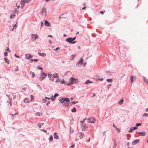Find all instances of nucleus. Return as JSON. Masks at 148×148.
I'll list each match as a JSON object with an SVG mask.
<instances>
[{"instance_id": "9b49d317", "label": "nucleus", "mask_w": 148, "mask_h": 148, "mask_svg": "<svg viewBox=\"0 0 148 148\" xmlns=\"http://www.w3.org/2000/svg\"><path fill=\"white\" fill-rule=\"evenodd\" d=\"M25 3L23 0H22L20 2V4L21 5V8L22 9L25 5Z\"/></svg>"}, {"instance_id": "72a5a7b5", "label": "nucleus", "mask_w": 148, "mask_h": 148, "mask_svg": "<svg viewBox=\"0 0 148 148\" xmlns=\"http://www.w3.org/2000/svg\"><path fill=\"white\" fill-rule=\"evenodd\" d=\"M133 131L132 127H131L130 128L129 130L128 131V132H131Z\"/></svg>"}, {"instance_id": "4c0bfd02", "label": "nucleus", "mask_w": 148, "mask_h": 148, "mask_svg": "<svg viewBox=\"0 0 148 148\" xmlns=\"http://www.w3.org/2000/svg\"><path fill=\"white\" fill-rule=\"evenodd\" d=\"M115 129L116 130V131H118L119 132H120V130H119V128H117L116 127L115 128Z\"/></svg>"}, {"instance_id": "393cba45", "label": "nucleus", "mask_w": 148, "mask_h": 148, "mask_svg": "<svg viewBox=\"0 0 148 148\" xmlns=\"http://www.w3.org/2000/svg\"><path fill=\"white\" fill-rule=\"evenodd\" d=\"M30 74L32 75V78H34L35 77V73L32 72H30Z\"/></svg>"}, {"instance_id": "1a4fd4ad", "label": "nucleus", "mask_w": 148, "mask_h": 148, "mask_svg": "<svg viewBox=\"0 0 148 148\" xmlns=\"http://www.w3.org/2000/svg\"><path fill=\"white\" fill-rule=\"evenodd\" d=\"M83 60L82 59L81 60L78 62L77 63V65L78 67H80L81 66L83 63Z\"/></svg>"}, {"instance_id": "f704fd0d", "label": "nucleus", "mask_w": 148, "mask_h": 148, "mask_svg": "<svg viewBox=\"0 0 148 148\" xmlns=\"http://www.w3.org/2000/svg\"><path fill=\"white\" fill-rule=\"evenodd\" d=\"M15 17V15H14V14H12V15H11L10 16V18H14V17Z\"/></svg>"}, {"instance_id": "052dcab7", "label": "nucleus", "mask_w": 148, "mask_h": 148, "mask_svg": "<svg viewBox=\"0 0 148 148\" xmlns=\"http://www.w3.org/2000/svg\"><path fill=\"white\" fill-rule=\"evenodd\" d=\"M49 42L50 44H51L52 43V42L50 40H49Z\"/></svg>"}, {"instance_id": "473e14b6", "label": "nucleus", "mask_w": 148, "mask_h": 148, "mask_svg": "<svg viewBox=\"0 0 148 148\" xmlns=\"http://www.w3.org/2000/svg\"><path fill=\"white\" fill-rule=\"evenodd\" d=\"M107 82H112V79H107Z\"/></svg>"}, {"instance_id": "6e6552de", "label": "nucleus", "mask_w": 148, "mask_h": 148, "mask_svg": "<svg viewBox=\"0 0 148 148\" xmlns=\"http://www.w3.org/2000/svg\"><path fill=\"white\" fill-rule=\"evenodd\" d=\"M59 95L58 93L55 94L53 97H51V100L53 101H54L56 99V98Z\"/></svg>"}, {"instance_id": "a211bd4d", "label": "nucleus", "mask_w": 148, "mask_h": 148, "mask_svg": "<svg viewBox=\"0 0 148 148\" xmlns=\"http://www.w3.org/2000/svg\"><path fill=\"white\" fill-rule=\"evenodd\" d=\"M123 98H122V99H121L120 101H118V104L119 105H121L122 104L123 102Z\"/></svg>"}, {"instance_id": "a19ab883", "label": "nucleus", "mask_w": 148, "mask_h": 148, "mask_svg": "<svg viewBox=\"0 0 148 148\" xmlns=\"http://www.w3.org/2000/svg\"><path fill=\"white\" fill-rule=\"evenodd\" d=\"M132 127L133 130H136L138 129V127Z\"/></svg>"}, {"instance_id": "5fc2aeb1", "label": "nucleus", "mask_w": 148, "mask_h": 148, "mask_svg": "<svg viewBox=\"0 0 148 148\" xmlns=\"http://www.w3.org/2000/svg\"><path fill=\"white\" fill-rule=\"evenodd\" d=\"M38 59H34V61L35 62H36L38 61Z\"/></svg>"}, {"instance_id": "f3484780", "label": "nucleus", "mask_w": 148, "mask_h": 148, "mask_svg": "<svg viewBox=\"0 0 148 148\" xmlns=\"http://www.w3.org/2000/svg\"><path fill=\"white\" fill-rule=\"evenodd\" d=\"M54 137L55 138L58 139L59 138L56 132H55L54 134Z\"/></svg>"}, {"instance_id": "0e129e2a", "label": "nucleus", "mask_w": 148, "mask_h": 148, "mask_svg": "<svg viewBox=\"0 0 148 148\" xmlns=\"http://www.w3.org/2000/svg\"><path fill=\"white\" fill-rule=\"evenodd\" d=\"M113 126L115 128L116 127L114 125V124L113 123Z\"/></svg>"}, {"instance_id": "ea45409f", "label": "nucleus", "mask_w": 148, "mask_h": 148, "mask_svg": "<svg viewBox=\"0 0 148 148\" xmlns=\"http://www.w3.org/2000/svg\"><path fill=\"white\" fill-rule=\"evenodd\" d=\"M143 116H145L148 117V114L147 113H144L143 114Z\"/></svg>"}, {"instance_id": "69168bd1", "label": "nucleus", "mask_w": 148, "mask_h": 148, "mask_svg": "<svg viewBox=\"0 0 148 148\" xmlns=\"http://www.w3.org/2000/svg\"><path fill=\"white\" fill-rule=\"evenodd\" d=\"M78 48L79 49H81V48H80V46H78Z\"/></svg>"}, {"instance_id": "338daca9", "label": "nucleus", "mask_w": 148, "mask_h": 148, "mask_svg": "<svg viewBox=\"0 0 148 148\" xmlns=\"http://www.w3.org/2000/svg\"><path fill=\"white\" fill-rule=\"evenodd\" d=\"M95 96V93H93V95L92 96V97H94V96Z\"/></svg>"}, {"instance_id": "3c124183", "label": "nucleus", "mask_w": 148, "mask_h": 148, "mask_svg": "<svg viewBox=\"0 0 148 148\" xmlns=\"http://www.w3.org/2000/svg\"><path fill=\"white\" fill-rule=\"evenodd\" d=\"M7 51H9V52H10L11 51L9 50V48L8 47L7 48Z\"/></svg>"}, {"instance_id": "e433bc0d", "label": "nucleus", "mask_w": 148, "mask_h": 148, "mask_svg": "<svg viewBox=\"0 0 148 148\" xmlns=\"http://www.w3.org/2000/svg\"><path fill=\"white\" fill-rule=\"evenodd\" d=\"M25 3H28L31 0H23Z\"/></svg>"}, {"instance_id": "39448f33", "label": "nucleus", "mask_w": 148, "mask_h": 148, "mask_svg": "<svg viewBox=\"0 0 148 148\" xmlns=\"http://www.w3.org/2000/svg\"><path fill=\"white\" fill-rule=\"evenodd\" d=\"M76 39V37L72 38H68L66 39V41L69 42L70 43L74 44L76 42V41H73Z\"/></svg>"}, {"instance_id": "49530a36", "label": "nucleus", "mask_w": 148, "mask_h": 148, "mask_svg": "<svg viewBox=\"0 0 148 148\" xmlns=\"http://www.w3.org/2000/svg\"><path fill=\"white\" fill-rule=\"evenodd\" d=\"M38 68L39 69H40V70H42V67H39V66H38Z\"/></svg>"}, {"instance_id": "6e6d98bb", "label": "nucleus", "mask_w": 148, "mask_h": 148, "mask_svg": "<svg viewBox=\"0 0 148 148\" xmlns=\"http://www.w3.org/2000/svg\"><path fill=\"white\" fill-rule=\"evenodd\" d=\"M14 56L16 57V58H19V57L17 56L16 54H15V55H14Z\"/></svg>"}, {"instance_id": "f8f14e48", "label": "nucleus", "mask_w": 148, "mask_h": 148, "mask_svg": "<svg viewBox=\"0 0 148 148\" xmlns=\"http://www.w3.org/2000/svg\"><path fill=\"white\" fill-rule=\"evenodd\" d=\"M130 77L131 82L133 83L136 80V77L134 76H131Z\"/></svg>"}, {"instance_id": "5701e85b", "label": "nucleus", "mask_w": 148, "mask_h": 148, "mask_svg": "<svg viewBox=\"0 0 148 148\" xmlns=\"http://www.w3.org/2000/svg\"><path fill=\"white\" fill-rule=\"evenodd\" d=\"M4 60L5 61V62L6 63L8 64H9V61L8 59L6 58H4Z\"/></svg>"}, {"instance_id": "4468645a", "label": "nucleus", "mask_w": 148, "mask_h": 148, "mask_svg": "<svg viewBox=\"0 0 148 148\" xmlns=\"http://www.w3.org/2000/svg\"><path fill=\"white\" fill-rule=\"evenodd\" d=\"M25 57L26 58L28 59L32 57V56L28 54H26L25 55Z\"/></svg>"}, {"instance_id": "c85d7f7f", "label": "nucleus", "mask_w": 148, "mask_h": 148, "mask_svg": "<svg viewBox=\"0 0 148 148\" xmlns=\"http://www.w3.org/2000/svg\"><path fill=\"white\" fill-rule=\"evenodd\" d=\"M49 140H50V141H51L53 140V136L52 135H51L50 136V138H49Z\"/></svg>"}, {"instance_id": "412c9836", "label": "nucleus", "mask_w": 148, "mask_h": 148, "mask_svg": "<svg viewBox=\"0 0 148 148\" xmlns=\"http://www.w3.org/2000/svg\"><path fill=\"white\" fill-rule=\"evenodd\" d=\"M29 101V99L27 98H26L24 100V102L25 103H28Z\"/></svg>"}, {"instance_id": "2f4dec72", "label": "nucleus", "mask_w": 148, "mask_h": 148, "mask_svg": "<svg viewBox=\"0 0 148 148\" xmlns=\"http://www.w3.org/2000/svg\"><path fill=\"white\" fill-rule=\"evenodd\" d=\"M48 76L49 78V79L51 80V78L52 77V75L51 74H49L48 75Z\"/></svg>"}, {"instance_id": "20e7f679", "label": "nucleus", "mask_w": 148, "mask_h": 148, "mask_svg": "<svg viewBox=\"0 0 148 148\" xmlns=\"http://www.w3.org/2000/svg\"><path fill=\"white\" fill-rule=\"evenodd\" d=\"M46 74L44 72L42 71H41V73L39 78L40 80L42 81L44 79L47 77Z\"/></svg>"}, {"instance_id": "c756f323", "label": "nucleus", "mask_w": 148, "mask_h": 148, "mask_svg": "<svg viewBox=\"0 0 148 148\" xmlns=\"http://www.w3.org/2000/svg\"><path fill=\"white\" fill-rule=\"evenodd\" d=\"M30 97L31 98V101H33L34 100V99L33 96L32 95H31Z\"/></svg>"}, {"instance_id": "dca6fc26", "label": "nucleus", "mask_w": 148, "mask_h": 148, "mask_svg": "<svg viewBox=\"0 0 148 148\" xmlns=\"http://www.w3.org/2000/svg\"><path fill=\"white\" fill-rule=\"evenodd\" d=\"M50 24L47 21H45V25L47 26H50Z\"/></svg>"}, {"instance_id": "f257e3e1", "label": "nucleus", "mask_w": 148, "mask_h": 148, "mask_svg": "<svg viewBox=\"0 0 148 148\" xmlns=\"http://www.w3.org/2000/svg\"><path fill=\"white\" fill-rule=\"evenodd\" d=\"M60 102L62 103L64 107H67L69 104V99L68 98H63L59 99Z\"/></svg>"}, {"instance_id": "37998d69", "label": "nucleus", "mask_w": 148, "mask_h": 148, "mask_svg": "<svg viewBox=\"0 0 148 148\" xmlns=\"http://www.w3.org/2000/svg\"><path fill=\"white\" fill-rule=\"evenodd\" d=\"M18 71V67L17 66L16 68L15 69V71Z\"/></svg>"}, {"instance_id": "774afa93", "label": "nucleus", "mask_w": 148, "mask_h": 148, "mask_svg": "<svg viewBox=\"0 0 148 148\" xmlns=\"http://www.w3.org/2000/svg\"><path fill=\"white\" fill-rule=\"evenodd\" d=\"M100 13L102 14H103V11H101L100 12Z\"/></svg>"}, {"instance_id": "4d7b16f0", "label": "nucleus", "mask_w": 148, "mask_h": 148, "mask_svg": "<svg viewBox=\"0 0 148 148\" xmlns=\"http://www.w3.org/2000/svg\"><path fill=\"white\" fill-rule=\"evenodd\" d=\"M45 98L46 99H49L51 98H49V97H45Z\"/></svg>"}, {"instance_id": "864d4df0", "label": "nucleus", "mask_w": 148, "mask_h": 148, "mask_svg": "<svg viewBox=\"0 0 148 148\" xmlns=\"http://www.w3.org/2000/svg\"><path fill=\"white\" fill-rule=\"evenodd\" d=\"M16 26V24H15L13 27L12 30V31H13V29H14V28Z\"/></svg>"}, {"instance_id": "cd10ccee", "label": "nucleus", "mask_w": 148, "mask_h": 148, "mask_svg": "<svg viewBox=\"0 0 148 148\" xmlns=\"http://www.w3.org/2000/svg\"><path fill=\"white\" fill-rule=\"evenodd\" d=\"M144 81L146 83H148V80L147 79H146L145 77H143Z\"/></svg>"}, {"instance_id": "13d9d810", "label": "nucleus", "mask_w": 148, "mask_h": 148, "mask_svg": "<svg viewBox=\"0 0 148 148\" xmlns=\"http://www.w3.org/2000/svg\"><path fill=\"white\" fill-rule=\"evenodd\" d=\"M59 49V47H57V48H56V49H55V51H57V50L58 49Z\"/></svg>"}, {"instance_id": "2eb2a0df", "label": "nucleus", "mask_w": 148, "mask_h": 148, "mask_svg": "<svg viewBox=\"0 0 148 148\" xmlns=\"http://www.w3.org/2000/svg\"><path fill=\"white\" fill-rule=\"evenodd\" d=\"M139 135L141 136H144L145 135L146 133L145 132H138Z\"/></svg>"}, {"instance_id": "ddd939ff", "label": "nucleus", "mask_w": 148, "mask_h": 148, "mask_svg": "<svg viewBox=\"0 0 148 148\" xmlns=\"http://www.w3.org/2000/svg\"><path fill=\"white\" fill-rule=\"evenodd\" d=\"M79 137L80 139L83 138L84 137V134L82 132L79 133Z\"/></svg>"}, {"instance_id": "0eeeda50", "label": "nucleus", "mask_w": 148, "mask_h": 148, "mask_svg": "<svg viewBox=\"0 0 148 148\" xmlns=\"http://www.w3.org/2000/svg\"><path fill=\"white\" fill-rule=\"evenodd\" d=\"M41 14L43 16H45L47 14L46 8H42L41 10Z\"/></svg>"}, {"instance_id": "c03bdc74", "label": "nucleus", "mask_w": 148, "mask_h": 148, "mask_svg": "<svg viewBox=\"0 0 148 148\" xmlns=\"http://www.w3.org/2000/svg\"><path fill=\"white\" fill-rule=\"evenodd\" d=\"M38 126L39 127V128H40L42 126L41 124L40 123H38Z\"/></svg>"}, {"instance_id": "aec40b11", "label": "nucleus", "mask_w": 148, "mask_h": 148, "mask_svg": "<svg viewBox=\"0 0 148 148\" xmlns=\"http://www.w3.org/2000/svg\"><path fill=\"white\" fill-rule=\"evenodd\" d=\"M38 54L40 56H42L43 57H44L46 56V54L44 53H42L40 52H38Z\"/></svg>"}, {"instance_id": "603ef678", "label": "nucleus", "mask_w": 148, "mask_h": 148, "mask_svg": "<svg viewBox=\"0 0 148 148\" xmlns=\"http://www.w3.org/2000/svg\"><path fill=\"white\" fill-rule=\"evenodd\" d=\"M50 103V101H49L48 102H47L46 103V105L47 106H48L49 104Z\"/></svg>"}, {"instance_id": "a878e982", "label": "nucleus", "mask_w": 148, "mask_h": 148, "mask_svg": "<svg viewBox=\"0 0 148 148\" xmlns=\"http://www.w3.org/2000/svg\"><path fill=\"white\" fill-rule=\"evenodd\" d=\"M32 36H34V38L35 39H37L38 38V36L37 35V34H33L32 35Z\"/></svg>"}, {"instance_id": "9d476101", "label": "nucleus", "mask_w": 148, "mask_h": 148, "mask_svg": "<svg viewBox=\"0 0 148 148\" xmlns=\"http://www.w3.org/2000/svg\"><path fill=\"white\" fill-rule=\"evenodd\" d=\"M140 140L139 139H136L133 141L132 143V145H134L135 144L138 143L139 142Z\"/></svg>"}, {"instance_id": "bf43d9fd", "label": "nucleus", "mask_w": 148, "mask_h": 148, "mask_svg": "<svg viewBox=\"0 0 148 148\" xmlns=\"http://www.w3.org/2000/svg\"><path fill=\"white\" fill-rule=\"evenodd\" d=\"M73 132V130H71L70 131V132L71 133H72Z\"/></svg>"}, {"instance_id": "e2e57ef3", "label": "nucleus", "mask_w": 148, "mask_h": 148, "mask_svg": "<svg viewBox=\"0 0 148 148\" xmlns=\"http://www.w3.org/2000/svg\"><path fill=\"white\" fill-rule=\"evenodd\" d=\"M33 61V60L32 59H31L30 60V62H31V63H32Z\"/></svg>"}, {"instance_id": "09e8293b", "label": "nucleus", "mask_w": 148, "mask_h": 148, "mask_svg": "<svg viewBox=\"0 0 148 148\" xmlns=\"http://www.w3.org/2000/svg\"><path fill=\"white\" fill-rule=\"evenodd\" d=\"M43 25V22H41V27Z\"/></svg>"}, {"instance_id": "a18cd8bd", "label": "nucleus", "mask_w": 148, "mask_h": 148, "mask_svg": "<svg viewBox=\"0 0 148 148\" xmlns=\"http://www.w3.org/2000/svg\"><path fill=\"white\" fill-rule=\"evenodd\" d=\"M4 55L5 56H8V53L7 52H5L4 53Z\"/></svg>"}, {"instance_id": "bb28decb", "label": "nucleus", "mask_w": 148, "mask_h": 148, "mask_svg": "<svg viewBox=\"0 0 148 148\" xmlns=\"http://www.w3.org/2000/svg\"><path fill=\"white\" fill-rule=\"evenodd\" d=\"M60 82L62 84H68L67 82H64V80H62L61 81H60Z\"/></svg>"}, {"instance_id": "6ab92c4d", "label": "nucleus", "mask_w": 148, "mask_h": 148, "mask_svg": "<svg viewBox=\"0 0 148 148\" xmlns=\"http://www.w3.org/2000/svg\"><path fill=\"white\" fill-rule=\"evenodd\" d=\"M35 115L37 116H40L42 115V113L40 112H36L35 114Z\"/></svg>"}, {"instance_id": "8fccbe9b", "label": "nucleus", "mask_w": 148, "mask_h": 148, "mask_svg": "<svg viewBox=\"0 0 148 148\" xmlns=\"http://www.w3.org/2000/svg\"><path fill=\"white\" fill-rule=\"evenodd\" d=\"M16 6L18 8H19L20 7L19 5H17V4H16Z\"/></svg>"}, {"instance_id": "423d86ee", "label": "nucleus", "mask_w": 148, "mask_h": 148, "mask_svg": "<svg viewBox=\"0 0 148 148\" xmlns=\"http://www.w3.org/2000/svg\"><path fill=\"white\" fill-rule=\"evenodd\" d=\"M87 122L90 123H94L96 121V119L94 117L89 118L87 119Z\"/></svg>"}, {"instance_id": "4be33fe9", "label": "nucleus", "mask_w": 148, "mask_h": 148, "mask_svg": "<svg viewBox=\"0 0 148 148\" xmlns=\"http://www.w3.org/2000/svg\"><path fill=\"white\" fill-rule=\"evenodd\" d=\"M53 76L54 78H58V75L57 73H55L53 75Z\"/></svg>"}, {"instance_id": "680f3d73", "label": "nucleus", "mask_w": 148, "mask_h": 148, "mask_svg": "<svg viewBox=\"0 0 148 148\" xmlns=\"http://www.w3.org/2000/svg\"><path fill=\"white\" fill-rule=\"evenodd\" d=\"M103 80V78H101V79H99L98 80H100V81H102Z\"/></svg>"}, {"instance_id": "f03ea898", "label": "nucleus", "mask_w": 148, "mask_h": 148, "mask_svg": "<svg viewBox=\"0 0 148 148\" xmlns=\"http://www.w3.org/2000/svg\"><path fill=\"white\" fill-rule=\"evenodd\" d=\"M86 119H84L83 120V121H81L82 123L81 125V127L82 131H85L88 129V127L86 125V124L84 123Z\"/></svg>"}, {"instance_id": "79ce46f5", "label": "nucleus", "mask_w": 148, "mask_h": 148, "mask_svg": "<svg viewBox=\"0 0 148 148\" xmlns=\"http://www.w3.org/2000/svg\"><path fill=\"white\" fill-rule=\"evenodd\" d=\"M47 101V100L46 99H42V102L44 103H45Z\"/></svg>"}, {"instance_id": "7c9ffc66", "label": "nucleus", "mask_w": 148, "mask_h": 148, "mask_svg": "<svg viewBox=\"0 0 148 148\" xmlns=\"http://www.w3.org/2000/svg\"><path fill=\"white\" fill-rule=\"evenodd\" d=\"M76 109L75 108V107L73 108V109L71 110L72 112H76Z\"/></svg>"}, {"instance_id": "de8ad7c7", "label": "nucleus", "mask_w": 148, "mask_h": 148, "mask_svg": "<svg viewBox=\"0 0 148 148\" xmlns=\"http://www.w3.org/2000/svg\"><path fill=\"white\" fill-rule=\"evenodd\" d=\"M60 79H58L56 80L55 81V82H60Z\"/></svg>"}, {"instance_id": "b1692460", "label": "nucleus", "mask_w": 148, "mask_h": 148, "mask_svg": "<svg viewBox=\"0 0 148 148\" xmlns=\"http://www.w3.org/2000/svg\"><path fill=\"white\" fill-rule=\"evenodd\" d=\"M92 83V82L90 81L89 80H88L86 82H85V84H88L89 83Z\"/></svg>"}, {"instance_id": "58836bf2", "label": "nucleus", "mask_w": 148, "mask_h": 148, "mask_svg": "<svg viewBox=\"0 0 148 148\" xmlns=\"http://www.w3.org/2000/svg\"><path fill=\"white\" fill-rule=\"evenodd\" d=\"M83 5L84 6V7L82 8V9L84 10H85L86 8L87 7L85 6V4L84 3L83 4Z\"/></svg>"}, {"instance_id": "c9c22d12", "label": "nucleus", "mask_w": 148, "mask_h": 148, "mask_svg": "<svg viewBox=\"0 0 148 148\" xmlns=\"http://www.w3.org/2000/svg\"><path fill=\"white\" fill-rule=\"evenodd\" d=\"M141 125L142 124L141 123H137L136 125V126H141Z\"/></svg>"}, {"instance_id": "7ed1b4c3", "label": "nucleus", "mask_w": 148, "mask_h": 148, "mask_svg": "<svg viewBox=\"0 0 148 148\" xmlns=\"http://www.w3.org/2000/svg\"><path fill=\"white\" fill-rule=\"evenodd\" d=\"M78 82V80L77 79L71 77L69 80V83L68 84H66V85H69L70 84H73L75 83H76Z\"/></svg>"}]
</instances>
